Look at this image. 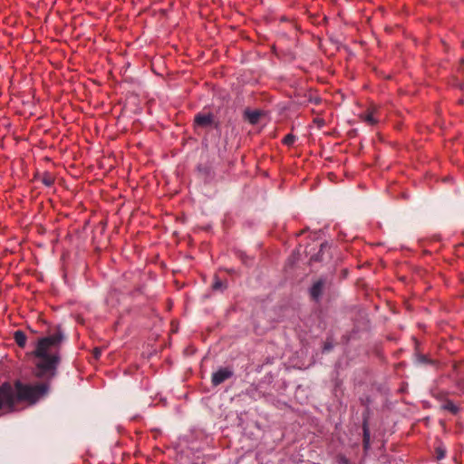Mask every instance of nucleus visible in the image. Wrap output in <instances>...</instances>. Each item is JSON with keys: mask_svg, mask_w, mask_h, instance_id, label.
Listing matches in <instances>:
<instances>
[{"mask_svg": "<svg viewBox=\"0 0 464 464\" xmlns=\"http://www.w3.org/2000/svg\"><path fill=\"white\" fill-rule=\"evenodd\" d=\"M63 340V334L60 327L57 328L54 334L38 340L33 353L34 356L39 359L35 364L36 377H53L55 375L61 361L58 350Z\"/></svg>", "mask_w": 464, "mask_h": 464, "instance_id": "f257e3e1", "label": "nucleus"}, {"mask_svg": "<svg viewBox=\"0 0 464 464\" xmlns=\"http://www.w3.org/2000/svg\"><path fill=\"white\" fill-rule=\"evenodd\" d=\"M14 387L18 403L27 402L29 405L36 403L49 390L48 383L28 384L19 380L14 382Z\"/></svg>", "mask_w": 464, "mask_h": 464, "instance_id": "f03ea898", "label": "nucleus"}, {"mask_svg": "<svg viewBox=\"0 0 464 464\" xmlns=\"http://www.w3.org/2000/svg\"><path fill=\"white\" fill-rule=\"evenodd\" d=\"M17 399L14 385L5 382L0 385V415L16 411Z\"/></svg>", "mask_w": 464, "mask_h": 464, "instance_id": "7ed1b4c3", "label": "nucleus"}, {"mask_svg": "<svg viewBox=\"0 0 464 464\" xmlns=\"http://www.w3.org/2000/svg\"><path fill=\"white\" fill-rule=\"evenodd\" d=\"M372 402V399L370 396H365L360 398V403L363 407H365V411L362 414V448L363 451L366 454L371 448V433L369 428V418H370V404Z\"/></svg>", "mask_w": 464, "mask_h": 464, "instance_id": "20e7f679", "label": "nucleus"}, {"mask_svg": "<svg viewBox=\"0 0 464 464\" xmlns=\"http://www.w3.org/2000/svg\"><path fill=\"white\" fill-rule=\"evenodd\" d=\"M233 374V371L228 367L219 368L217 372L212 373L211 383L214 387H217L225 381L230 379Z\"/></svg>", "mask_w": 464, "mask_h": 464, "instance_id": "39448f33", "label": "nucleus"}, {"mask_svg": "<svg viewBox=\"0 0 464 464\" xmlns=\"http://www.w3.org/2000/svg\"><path fill=\"white\" fill-rule=\"evenodd\" d=\"M324 285H325V279L319 278L309 288V295L313 301L319 302V300L323 295V292H324Z\"/></svg>", "mask_w": 464, "mask_h": 464, "instance_id": "423d86ee", "label": "nucleus"}, {"mask_svg": "<svg viewBox=\"0 0 464 464\" xmlns=\"http://www.w3.org/2000/svg\"><path fill=\"white\" fill-rule=\"evenodd\" d=\"M360 117L362 121L368 125H374L379 121V116L376 109H371L366 112L362 113Z\"/></svg>", "mask_w": 464, "mask_h": 464, "instance_id": "0eeeda50", "label": "nucleus"}, {"mask_svg": "<svg viewBox=\"0 0 464 464\" xmlns=\"http://www.w3.org/2000/svg\"><path fill=\"white\" fill-rule=\"evenodd\" d=\"M213 122V117L209 113H199L195 117V123L200 127L210 126Z\"/></svg>", "mask_w": 464, "mask_h": 464, "instance_id": "6e6552de", "label": "nucleus"}, {"mask_svg": "<svg viewBox=\"0 0 464 464\" xmlns=\"http://www.w3.org/2000/svg\"><path fill=\"white\" fill-rule=\"evenodd\" d=\"M440 409L445 411H449L452 415H457L460 411L459 405L456 404L453 401H445V403L440 405Z\"/></svg>", "mask_w": 464, "mask_h": 464, "instance_id": "1a4fd4ad", "label": "nucleus"}, {"mask_svg": "<svg viewBox=\"0 0 464 464\" xmlns=\"http://www.w3.org/2000/svg\"><path fill=\"white\" fill-rule=\"evenodd\" d=\"M14 340L20 348H24L26 345L27 336L23 331L17 330L14 333Z\"/></svg>", "mask_w": 464, "mask_h": 464, "instance_id": "9d476101", "label": "nucleus"}, {"mask_svg": "<svg viewBox=\"0 0 464 464\" xmlns=\"http://www.w3.org/2000/svg\"><path fill=\"white\" fill-rule=\"evenodd\" d=\"M227 285H227V280L223 281L220 278H218V276H215V278H213V283H212L211 288L213 291L223 292L227 288Z\"/></svg>", "mask_w": 464, "mask_h": 464, "instance_id": "9b49d317", "label": "nucleus"}, {"mask_svg": "<svg viewBox=\"0 0 464 464\" xmlns=\"http://www.w3.org/2000/svg\"><path fill=\"white\" fill-rule=\"evenodd\" d=\"M450 392L446 391H439L436 393L433 394V397L442 403H445V401H449L448 398Z\"/></svg>", "mask_w": 464, "mask_h": 464, "instance_id": "f8f14e48", "label": "nucleus"}, {"mask_svg": "<svg viewBox=\"0 0 464 464\" xmlns=\"http://www.w3.org/2000/svg\"><path fill=\"white\" fill-rule=\"evenodd\" d=\"M260 116V112L258 111H246V117L249 121L250 123L255 124L257 122Z\"/></svg>", "mask_w": 464, "mask_h": 464, "instance_id": "ddd939ff", "label": "nucleus"}, {"mask_svg": "<svg viewBox=\"0 0 464 464\" xmlns=\"http://www.w3.org/2000/svg\"><path fill=\"white\" fill-rule=\"evenodd\" d=\"M455 386L457 388V392H453L452 394L453 395H458V396H460L464 393V380L463 379H459L458 381H456V383H455Z\"/></svg>", "mask_w": 464, "mask_h": 464, "instance_id": "4468645a", "label": "nucleus"}, {"mask_svg": "<svg viewBox=\"0 0 464 464\" xmlns=\"http://www.w3.org/2000/svg\"><path fill=\"white\" fill-rule=\"evenodd\" d=\"M295 140V137L292 134H288L284 138V143L288 146H291L292 144H294Z\"/></svg>", "mask_w": 464, "mask_h": 464, "instance_id": "2eb2a0df", "label": "nucleus"}, {"mask_svg": "<svg viewBox=\"0 0 464 464\" xmlns=\"http://www.w3.org/2000/svg\"><path fill=\"white\" fill-rule=\"evenodd\" d=\"M336 461L338 464H350V460L342 454L336 456Z\"/></svg>", "mask_w": 464, "mask_h": 464, "instance_id": "dca6fc26", "label": "nucleus"}, {"mask_svg": "<svg viewBox=\"0 0 464 464\" xmlns=\"http://www.w3.org/2000/svg\"><path fill=\"white\" fill-rule=\"evenodd\" d=\"M446 455V450L440 447L436 449V458L437 459H442Z\"/></svg>", "mask_w": 464, "mask_h": 464, "instance_id": "f3484780", "label": "nucleus"}, {"mask_svg": "<svg viewBox=\"0 0 464 464\" xmlns=\"http://www.w3.org/2000/svg\"><path fill=\"white\" fill-rule=\"evenodd\" d=\"M331 348H332V344H330V343L324 344V350H330Z\"/></svg>", "mask_w": 464, "mask_h": 464, "instance_id": "a211bd4d", "label": "nucleus"}, {"mask_svg": "<svg viewBox=\"0 0 464 464\" xmlns=\"http://www.w3.org/2000/svg\"><path fill=\"white\" fill-rule=\"evenodd\" d=\"M100 353V352L98 351V349H95V356L97 357L98 354Z\"/></svg>", "mask_w": 464, "mask_h": 464, "instance_id": "6ab92c4d", "label": "nucleus"}]
</instances>
